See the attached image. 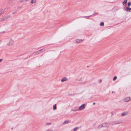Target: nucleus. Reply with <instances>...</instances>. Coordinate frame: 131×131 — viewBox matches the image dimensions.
Wrapping results in <instances>:
<instances>
[{
	"instance_id": "obj_1",
	"label": "nucleus",
	"mask_w": 131,
	"mask_h": 131,
	"mask_svg": "<svg viewBox=\"0 0 131 131\" xmlns=\"http://www.w3.org/2000/svg\"><path fill=\"white\" fill-rule=\"evenodd\" d=\"M110 126V124L109 123L105 122L99 125L98 128L100 129L102 127H108Z\"/></svg>"
},
{
	"instance_id": "obj_2",
	"label": "nucleus",
	"mask_w": 131,
	"mask_h": 131,
	"mask_svg": "<svg viewBox=\"0 0 131 131\" xmlns=\"http://www.w3.org/2000/svg\"><path fill=\"white\" fill-rule=\"evenodd\" d=\"M86 105L85 104H83L79 107V109L76 110H73L74 111H79L82 110L84 109Z\"/></svg>"
},
{
	"instance_id": "obj_3",
	"label": "nucleus",
	"mask_w": 131,
	"mask_h": 131,
	"mask_svg": "<svg viewBox=\"0 0 131 131\" xmlns=\"http://www.w3.org/2000/svg\"><path fill=\"white\" fill-rule=\"evenodd\" d=\"M14 42V40L12 39H10L7 43V45L9 46H11L13 45Z\"/></svg>"
},
{
	"instance_id": "obj_4",
	"label": "nucleus",
	"mask_w": 131,
	"mask_h": 131,
	"mask_svg": "<svg viewBox=\"0 0 131 131\" xmlns=\"http://www.w3.org/2000/svg\"><path fill=\"white\" fill-rule=\"evenodd\" d=\"M130 100V97H127L123 99V101L127 102Z\"/></svg>"
},
{
	"instance_id": "obj_5",
	"label": "nucleus",
	"mask_w": 131,
	"mask_h": 131,
	"mask_svg": "<svg viewBox=\"0 0 131 131\" xmlns=\"http://www.w3.org/2000/svg\"><path fill=\"white\" fill-rule=\"evenodd\" d=\"M128 112H125L122 113H121V116H124L125 115H128Z\"/></svg>"
},
{
	"instance_id": "obj_6",
	"label": "nucleus",
	"mask_w": 131,
	"mask_h": 131,
	"mask_svg": "<svg viewBox=\"0 0 131 131\" xmlns=\"http://www.w3.org/2000/svg\"><path fill=\"white\" fill-rule=\"evenodd\" d=\"M122 123V121H115L114 123V124L115 125H117L120 124Z\"/></svg>"
},
{
	"instance_id": "obj_7",
	"label": "nucleus",
	"mask_w": 131,
	"mask_h": 131,
	"mask_svg": "<svg viewBox=\"0 0 131 131\" xmlns=\"http://www.w3.org/2000/svg\"><path fill=\"white\" fill-rule=\"evenodd\" d=\"M68 80V79L65 77L61 79V82H63L64 81H67Z\"/></svg>"
},
{
	"instance_id": "obj_8",
	"label": "nucleus",
	"mask_w": 131,
	"mask_h": 131,
	"mask_svg": "<svg viewBox=\"0 0 131 131\" xmlns=\"http://www.w3.org/2000/svg\"><path fill=\"white\" fill-rule=\"evenodd\" d=\"M70 121L69 120H67L65 121L62 124L63 125H64L68 123H70Z\"/></svg>"
},
{
	"instance_id": "obj_9",
	"label": "nucleus",
	"mask_w": 131,
	"mask_h": 131,
	"mask_svg": "<svg viewBox=\"0 0 131 131\" xmlns=\"http://www.w3.org/2000/svg\"><path fill=\"white\" fill-rule=\"evenodd\" d=\"M36 0H31L30 1V2L31 4H33L35 3H36Z\"/></svg>"
},
{
	"instance_id": "obj_10",
	"label": "nucleus",
	"mask_w": 131,
	"mask_h": 131,
	"mask_svg": "<svg viewBox=\"0 0 131 131\" xmlns=\"http://www.w3.org/2000/svg\"><path fill=\"white\" fill-rule=\"evenodd\" d=\"M125 10L126 12H127L128 11H129V12H131V8H129L128 7H127L125 8Z\"/></svg>"
},
{
	"instance_id": "obj_11",
	"label": "nucleus",
	"mask_w": 131,
	"mask_h": 131,
	"mask_svg": "<svg viewBox=\"0 0 131 131\" xmlns=\"http://www.w3.org/2000/svg\"><path fill=\"white\" fill-rule=\"evenodd\" d=\"M75 41L77 43H78L82 42V40L81 39H77Z\"/></svg>"
},
{
	"instance_id": "obj_12",
	"label": "nucleus",
	"mask_w": 131,
	"mask_h": 131,
	"mask_svg": "<svg viewBox=\"0 0 131 131\" xmlns=\"http://www.w3.org/2000/svg\"><path fill=\"white\" fill-rule=\"evenodd\" d=\"M127 1V0H124V1L123 3V4L124 6H126V3Z\"/></svg>"
},
{
	"instance_id": "obj_13",
	"label": "nucleus",
	"mask_w": 131,
	"mask_h": 131,
	"mask_svg": "<svg viewBox=\"0 0 131 131\" xmlns=\"http://www.w3.org/2000/svg\"><path fill=\"white\" fill-rule=\"evenodd\" d=\"M57 109L56 104H55L53 105V110H55Z\"/></svg>"
},
{
	"instance_id": "obj_14",
	"label": "nucleus",
	"mask_w": 131,
	"mask_h": 131,
	"mask_svg": "<svg viewBox=\"0 0 131 131\" xmlns=\"http://www.w3.org/2000/svg\"><path fill=\"white\" fill-rule=\"evenodd\" d=\"M79 127H76L74 128L73 129V130L74 131H76L79 129Z\"/></svg>"
},
{
	"instance_id": "obj_15",
	"label": "nucleus",
	"mask_w": 131,
	"mask_h": 131,
	"mask_svg": "<svg viewBox=\"0 0 131 131\" xmlns=\"http://www.w3.org/2000/svg\"><path fill=\"white\" fill-rule=\"evenodd\" d=\"M6 19H7V18L6 17H5L4 18H2L1 19V20L2 21H3L4 20Z\"/></svg>"
},
{
	"instance_id": "obj_16",
	"label": "nucleus",
	"mask_w": 131,
	"mask_h": 131,
	"mask_svg": "<svg viewBox=\"0 0 131 131\" xmlns=\"http://www.w3.org/2000/svg\"><path fill=\"white\" fill-rule=\"evenodd\" d=\"M117 78V77L116 76H115L114 77L113 80L114 81H115L116 80V79Z\"/></svg>"
},
{
	"instance_id": "obj_17",
	"label": "nucleus",
	"mask_w": 131,
	"mask_h": 131,
	"mask_svg": "<svg viewBox=\"0 0 131 131\" xmlns=\"http://www.w3.org/2000/svg\"><path fill=\"white\" fill-rule=\"evenodd\" d=\"M104 25V23L103 22H102L100 24V26H103Z\"/></svg>"
},
{
	"instance_id": "obj_18",
	"label": "nucleus",
	"mask_w": 131,
	"mask_h": 131,
	"mask_svg": "<svg viewBox=\"0 0 131 131\" xmlns=\"http://www.w3.org/2000/svg\"><path fill=\"white\" fill-rule=\"evenodd\" d=\"M131 4L130 2H128L127 4L128 6V7L129 6L131 5Z\"/></svg>"
},
{
	"instance_id": "obj_19",
	"label": "nucleus",
	"mask_w": 131,
	"mask_h": 131,
	"mask_svg": "<svg viewBox=\"0 0 131 131\" xmlns=\"http://www.w3.org/2000/svg\"><path fill=\"white\" fill-rule=\"evenodd\" d=\"M51 124V123H50V122H49V123H46V125H50Z\"/></svg>"
},
{
	"instance_id": "obj_20",
	"label": "nucleus",
	"mask_w": 131,
	"mask_h": 131,
	"mask_svg": "<svg viewBox=\"0 0 131 131\" xmlns=\"http://www.w3.org/2000/svg\"><path fill=\"white\" fill-rule=\"evenodd\" d=\"M24 2V0H20L19 1V2H20V3H22L23 2Z\"/></svg>"
},
{
	"instance_id": "obj_21",
	"label": "nucleus",
	"mask_w": 131,
	"mask_h": 131,
	"mask_svg": "<svg viewBox=\"0 0 131 131\" xmlns=\"http://www.w3.org/2000/svg\"><path fill=\"white\" fill-rule=\"evenodd\" d=\"M46 131H53L51 129H48L46 130Z\"/></svg>"
},
{
	"instance_id": "obj_22",
	"label": "nucleus",
	"mask_w": 131,
	"mask_h": 131,
	"mask_svg": "<svg viewBox=\"0 0 131 131\" xmlns=\"http://www.w3.org/2000/svg\"><path fill=\"white\" fill-rule=\"evenodd\" d=\"M99 81L101 83L102 82V80L101 79H100L99 80Z\"/></svg>"
},
{
	"instance_id": "obj_23",
	"label": "nucleus",
	"mask_w": 131,
	"mask_h": 131,
	"mask_svg": "<svg viewBox=\"0 0 131 131\" xmlns=\"http://www.w3.org/2000/svg\"><path fill=\"white\" fill-rule=\"evenodd\" d=\"M3 12H1L0 13V15L3 14Z\"/></svg>"
},
{
	"instance_id": "obj_24",
	"label": "nucleus",
	"mask_w": 131,
	"mask_h": 131,
	"mask_svg": "<svg viewBox=\"0 0 131 131\" xmlns=\"http://www.w3.org/2000/svg\"><path fill=\"white\" fill-rule=\"evenodd\" d=\"M2 10V9H0V12H1Z\"/></svg>"
},
{
	"instance_id": "obj_25",
	"label": "nucleus",
	"mask_w": 131,
	"mask_h": 131,
	"mask_svg": "<svg viewBox=\"0 0 131 131\" xmlns=\"http://www.w3.org/2000/svg\"><path fill=\"white\" fill-rule=\"evenodd\" d=\"M95 104V103H93V105H94Z\"/></svg>"
},
{
	"instance_id": "obj_26",
	"label": "nucleus",
	"mask_w": 131,
	"mask_h": 131,
	"mask_svg": "<svg viewBox=\"0 0 131 131\" xmlns=\"http://www.w3.org/2000/svg\"><path fill=\"white\" fill-rule=\"evenodd\" d=\"M1 60H1V59H0V62H1Z\"/></svg>"
}]
</instances>
